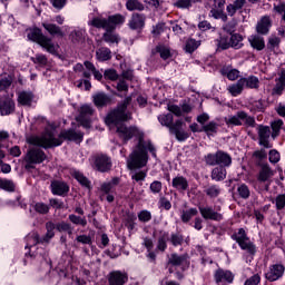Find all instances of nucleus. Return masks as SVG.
Listing matches in <instances>:
<instances>
[{
  "mask_svg": "<svg viewBox=\"0 0 285 285\" xmlns=\"http://www.w3.org/2000/svg\"><path fill=\"white\" fill-rule=\"evenodd\" d=\"M282 43V39L277 36H272L267 40V50L269 52H275V49L279 48V45Z\"/></svg>",
  "mask_w": 285,
  "mask_h": 285,
  "instance_id": "nucleus-43",
  "label": "nucleus"
},
{
  "mask_svg": "<svg viewBox=\"0 0 285 285\" xmlns=\"http://www.w3.org/2000/svg\"><path fill=\"white\" fill-rule=\"evenodd\" d=\"M0 112L2 116L12 115V112H14V101H12L10 99H6L0 105Z\"/></svg>",
  "mask_w": 285,
  "mask_h": 285,
  "instance_id": "nucleus-36",
  "label": "nucleus"
},
{
  "mask_svg": "<svg viewBox=\"0 0 285 285\" xmlns=\"http://www.w3.org/2000/svg\"><path fill=\"white\" fill-rule=\"evenodd\" d=\"M28 39L38 43V46L42 47L49 55H57V46L52 42V38L43 35L40 28L31 29L28 33Z\"/></svg>",
  "mask_w": 285,
  "mask_h": 285,
  "instance_id": "nucleus-5",
  "label": "nucleus"
},
{
  "mask_svg": "<svg viewBox=\"0 0 285 285\" xmlns=\"http://www.w3.org/2000/svg\"><path fill=\"white\" fill-rule=\"evenodd\" d=\"M276 209L277 210H284L285 208V194H279L278 196H276Z\"/></svg>",
  "mask_w": 285,
  "mask_h": 285,
  "instance_id": "nucleus-63",
  "label": "nucleus"
},
{
  "mask_svg": "<svg viewBox=\"0 0 285 285\" xmlns=\"http://www.w3.org/2000/svg\"><path fill=\"white\" fill-rule=\"evenodd\" d=\"M157 52H159L160 58L166 61V59H170V49L166 47L158 46L156 47Z\"/></svg>",
  "mask_w": 285,
  "mask_h": 285,
  "instance_id": "nucleus-62",
  "label": "nucleus"
},
{
  "mask_svg": "<svg viewBox=\"0 0 285 285\" xmlns=\"http://www.w3.org/2000/svg\"><path fill=\"white\" fill-rule=\"evenodd\" d=\"M42 28L49 32L51 37H60V39H63L66 37V33L63 32V29L61 27L55 24V23H42Z\"/></svg>",
  "mask_w": 285,
  "mask_h": 285,
  "instance_id": "nucleus-24",
  "label": "nucleus"
},
{
  "mask_svg": "<svg viewBox=\"0 0 285 285\" xmlns=\"http://www.w3.org/2000/svg\"><path fill=\"white\" fill-rule=\"evenodd\" d=\"M271 127L259 125L258 126V144L259 146H263V148H273V145H271Z\"/></svg>",
  "mask_w": 285,
  "mask_h": 285,
  "instance_id": "nucleus-15",
  "label": "nucleus"
},
{
  "mask_svg": "<svg viewBox=\"0 0 285 285\" xmlns=\"http://www.w3.org/2000/svg\"><path fill=\"white\" fill-rule=\"evenodd\" d=\"M217 128H219V125L215 121H210L203 126V132H206L208 136L215 135L217 134Z\"/></svg>",
  "mask_w": 285,
  "mask_h": 285,
  "instance_id": "nucleus-53",
  "label": "nucleus"
},
{
  "mask_svg": "<svg viewBox=\"0 0 285 285\" xmlns=\"http://www.w3.org/2000/svg\"><path fill=\"white\" fill-rule=\"evenodd\" d=\"M51 193L52 195H58L59 197H66L70 193V187L68 184L61 180L51 181Z\"/></svg>",
  "mask_w": 285,
  "mask_h": 285,
  "instance_id": "nucleus-19",
  "label": "nucleus"
},
{
  "mask_svg": "<svg viewBox=\"0 0 285 285\" xmlns=\"http://www.w3.org/2000/svg\"><path fill=\"white\" fill-rule=\"evenodd\" d=\"M55 228H57V225L52 222L49 220L46 223V235L43 237V242H50V239H52V237H55Z\"/></svg>",
  "mask_w": 285,
  "mask_h": 285,
  "instance_id": "nucleus-41",
  "label": "nucleus"
},
{
  "mask_svg": "<svg viewBox=\"0 0 285 285\" xmlns=\"http://www.w3.org/2000/svg\"><path fill=\"white\" fill-rule=\"evenodd\" d=\"M56 230H58V233H67L68 235H72V225H70V223H66V222H60L58 224H56Z\"/></svg>",
  "mask_w": 285,
  "mask_h": 285,
  "instance_id": "nucleus-49",
  "label": "nucleus"
},
{
  "mask_svg": "<svg viewBox=\"0 0 285 285\" xmlns=\"http://www.w3.org/2000/svg\"><path fill=\"white\" fill-rule=\"evenodd\" d=\"M14 181L8 180L6 178H0V189L6 190L7 193H14Z\"/></svg>",
  "mask_w": 285,
  "mask_h": 285,
  "instance_id": "nucleus-44",
  "label": "nucleus"
},
{
  "mask_svg": "<svg viewBox=\"0 0 285 285\" xmlns=\"http://www.w3.org/2000/svg\"><path fill=\"white\" fill-rule=\"evenodd\" d=\"M128 28L141 32L146 28V14L134 12L128 21Z\"/></svg>",
  "mask_w": 285,
  "mask_h": 285,
  "instance_id": "nucleus-14",
  "label": "nucleus"
},
{
  "mask_svg": "<svg viewBox=\"0 0 285 285\" xmlns=\"http://www.w3.org/2000/svg\"><path fill=\"white\" fill-rule=\"evenodd\" d=\"M273 26V20L269 16H264L256 24L257 35H267L271 32V27Z\"/></svg>",
  "mask_w": 285,
  "mask_h": 285,
  "instance_id": "nucleus-22",
  "label": "nucleus"
},
{
  "mask_svg": "<svg viewBox=\"0 0 285 285\" xmlns=\"http://www.w3.org/2000/svg\"><path fill=\"white\" fill-rule=\"evenodd\" d=\"M198 209L203 219H210L212 222H222V219H224V215L219 214V212H215L210 206H198Z\"/></svg>",
  "mask_w": 285,
  "mask_h": 285,
  "instance_id": "nucleus-16",
  "label": "nucleus"
},
{
  "mask_svg": "<svg viewBox=\"0 0 285 285\" xmlns=\"http://www.w3.org/2000/svg\"><path fill=\"white\" fill-rule=\"evenodd\" d=\"M249 43L254 50L262 51L266 48V42L264 41V37L262 36H252L249 39Z\"/></svg>",
  "mask_w": 285,
  "mask_h": 285,
  "instance_id": "nucleus-30",
  "label": "nucleus"
},
{
  "mask_svg": "<svg viewBox=\"0 0 285 285\" xmlns=\"http://www.w3.org/2000/svg\"><path fill=\"white\" fill-rule=\"evenodd\" d=\"M126 8L129 12H144V10H146V6H144L139 0H127Z\"/></svg>",
  "mask_w": 285,
  "mask_h": 285,
  "instance_id": "nucleus-31",
  "label": "nucleus"
},
{
  "mask_svg": "<svg viewBox=\"0 0 285 285\" xmlns=\"http://www.w3.org/2000/svg\"><path fill=\"white\" fill-rule=\"evenodd\" d=\"M116 132L122 139V144H128L132 137H138V144L127 159V168L129 170L144 168L148 164V151H146V144L144 142V132L137 126L128 127L125 124L118 125Z\"/></svg>",
  "mask_w": 285,
  "mask_h": 285,
  "instance_id": "nucleus-1",
  "label": "nucleus"
},
{
  "mask_svg": "<svg viewBox=\"0 0 285 285\" xmlns=\"http://www.w3.org/2000/svg\"><path fill=\"white\" fill-rule=\"evenodd\" d=\"M275 175V171L271 168V165L268 164H261V169L256 176L257 181L259 184H265V190H271V179H273V176Z\"/></svg>",
  "mask_w": 285,
  "mask_h": 285,
  "instance_id": "nucleus-10",
  "label": "nucleus"
},
{
  "mask_svg": "<svg viewBox=\"0 0 285 285\" xmlns=\"http://www.w3.org/2000/svg\"><path fill=\"white\" fill-rule=\"evenodd\" d=\"M272 138L275 139L276 137H279V130H282V126H284V121L282 119H278L276 121L272 122Z\"/></svg>",
  "mask_w": 285,
  "mask_h": 285,
  "instance_id": "nucleus-56",
  "label": "nucleus"
},
{
  "mask_svg": "<svg viewBox=\"0 0 285 285\" xmlns=\"http://www.w3.org/2000/svg\"><path fill=\"white\" fill-rule=\"evenodd\" d=\"M28 144L31 146H37L38 148H57L61 146L63 141H75L76 144H81L83 141V132L76 131L75 129L62 130L57 138L55 130H46L41 136H31L27 139Z\"/></svg>",
  "mask_w": 285,
  "mask_h": 285,
  "instance_id": "nucleus-2",
  "label": "nucleus"
},
{
  "mask_svg": "<svg viewBox=\"0 0 285 285\" xmlns=\"http://www.w3.org/2000/svg\"><path fill=\"white\" fill-rule=\"evenodd\" d=\"M171 186L176 190H188V180L184 176H177L173 179Z\"/></svg>",
  "mask_w": 285,
  "mask_h": 285,
  "instance_id": "nucleus-32",
  "label": "nucleus"
},
{
  "mask_svg": "<svg viewBox=\"0 0 285 285\" xmlns=\"http://www.w3.org/2000/svg\"><path fill=\"white\" fill-rule=\"evenodd\" d=\"M92 101L96 108H106L112 104V98L105 92H98L92 96Z\"/></svg>",
  "mask_w": 285,
  "mask_h": 285,
  "instance_id": "nucleus-21",
  "label": "nucleus"
},
{
  "mask_svg": "<svg viewBox=\"0 0 285 285\" xmlns=\"http://www.w3.org/2000/svg\"><path fill=\"white\" fill-rule=\"evenodd\" d=\"M69 41L73 46H81L86 43V31L83 29L73 30L69 35Z\"/></svg>",
  "mask_w": 285,
  "mask_h": 285,
  "instance_id": "nucleus-23",
  "label": "nucleus"
},
{
  "mask_svg": "<svg viewBox=\"0 0 285 285\" xmlns=\"http://www.w3.org/2000/svg\"><path fill=\"white\" fill-rule=\"evenodd\" d=\"M167 110L175 115V117H184V114L181 112V107H179L178 105L168 104Z\"/></svg>",
  "mask_w": 285,
  "mask_h": 285,
  "instance_id": "nucleus-61",
  "label": "nucleus"
},
{
  "mask_svg": "<svg viewBox=\"0 0 285 285\" xmlns=\"http://www.w3.org/2000/svg\"><path fill=\"white\" fill-rule=\"evenodd\" d=\"M107 281L109 285H124L128 282V273L121 271H112L108 274Z\"/></svg>",
  "mask_w": 285,
  "mask_h": 285,
  "instance_id": "nucleus-17",
  "label": "nucleus"
},
{
  "mask_svg": "<svg viewBox=\"0 0 285 285\" xmlns=\"http://www.w3.org/2000/svg\"><path fill=\"white\" fill-rule=\"evenodd\" d=\"M32 99H35V95L27 91L20 92L18 97V101L21 106H32Z\"/></svg>",
  "mask_w": 285,
  "mask_h": 285,
  "instance_id": "nucleus-39",
  "label": "nucleus"
},
{
  "mask_svg": "<svg viewBox=\"0 0 285 285\" xmlns=\"http://www.w3.org/2000/svg\"><path fill=\"white\" fill-rule=\"evenodd\" d=\"M94 166L98 173H108L112 168V160L106 154H98L94 157Z\"/></svg>",
  "mask_w": 285,
  "mask_h": 285,
  "instance_id": "nucleus-11",
  "label": "nucleus"
},
{
  "mask_svg": "<svg viewBox=\"0 0 285 285\" xmlns=\"http://www.w3.org/2000/svg\"><path fill=\"white\" fill-rule=\"evenodd\" d=\"M190 266V255L188 253H184L181 255L177 253H171L168 256L166 268H168V273L173 275L177 271V268H181V271H186Z\"/></svg>",
  "mask_w": 285,
  "mask_h": 285,
  "instance_id": "nucleus-6",
  "label": "nucleus"
},
{
  "mask_svg": "<svg viewBox=\"0 0 285 285\" xmlns=\"http://www.w3.org/2000/svg\"><path fill=\"white\" fill-rule=\"evenodd\" d=\"M105 79H109V81H117L119 79V73L115 69H107L104 72Z\"/></svg>",
  "mask_w": 285,
  "mask_h": 285,
  "instance_id": "nucleus-59",
  "label": "nucleus"
},
{
  "mask_svg": "<svg viewBox=\"0 0 285 285\" xmlns=\"http://www.w3.org/2000/svg\"><path fill=\"white\" fill-rule=\"evenodd\" d=\"M169 242L175 247L184 246V235L181 233H174L169 236Z\"/></svg>",
  "mask_w": 285,
  "mask_h": 285,
  "instance_id": "nucleus-52",
  "label": "nucleus"
},
{
  "mask_svg": "<svg viewBox=\"0 0 285 285\" xmlns=\"http://www.w3.org/2000/svg\"><path fill=\"white\" fill-rule=\"evenodd\" d=\"M220 75L227 77L229 81H237V79H239V70L232 69L230 67H223L220 69Z\"/></svg>",
  "mask_w": 285,
  "mask_h": 285,
  "instance_id": "nucleus-29",
  "label": "nucleus"
},
{
  "mask_svg": "<svg viewBox=\"0 0 285 285\" xmlns=\"http://www.w3.org/2000/svg\"><path fill=\"white\" fill-rule=\"evenodd\" d=\"M285 90V69L281 70L279 77L276 79V85L272 89V95L281 96Z\"/></svg>",
  "mask_w": 285,
  "mask_h": 285,
  "instance_id": "nucleus-26",
  "label": "nucleus"
},
{
  "mask_svg": "<svg viewBox=\"0 0 285 285\" xmlns=\"http://www.w3.org/2000/svg\"><path fill=\"white\" fill-rule=\"evenodd\" d=\"M199 46H202V41H197V40H195L193 38H189L185 42L184 50H185V52H188L189 55H193V52L195 50H197V48H199Z\"/></svg>",
  "mask_w": 285,
  "mask_h": 285,
  "instance_id": "nucleus-40",
  "label": "nucleus"
},
{
  "mask_svg": "<svg viewBox=\"0 0 285 285\" xmlns=\"http://www.w3.org/2000/svg\"><path fill=\"white\" fill-rule=\"evenodd\" d=\"M10 86H12V77L11 76L0 78V91L8 90V88Z\"/></svg>",
  "mask_w": 285,
  "mask_h": 285,
  "instance_id": "nucleus-60",
  "label": "nucleus"
},
{
  "mask_svg": "<svg viewBox=\"0 0 285 285\" xmlns=\"http://www.w3.org/2000/svg\"><path fill=\"white\" fill-rule=\"evenodd\" d=\"M175 118L173 117V114H163L158 116V121L161 124V126H165L166 128H170V125Z\"/></svg>",
  "mask_w": 285,
  "mask_h": 285,
  "instance_id": "nucleus-48",
  "label": "nucleus"
},
{
  "mask_svg": "<svg viewBox=\"0 0 285 285\" xmlns=\"http://www.w3.org/2000/svg\"><path fill=\"white\" fill-rule=\"evenodd\" d=\"M248 238V235L246 234V229L239 228L238 232L234 233L232 235V239L234 242L240 244L242 242H245Z\"/></svg>",
  "mask_w": 285,
  "mask_h": 285,
  "instance_id": "nucleus-54",
  "label": "nucleus"
},
{
  "mask_svg": "<svg viewBox=\"0 0 285 285\" xmlns=\"http://www.w3.org/2000/svg\"><path fill=\"white\" fill-rule=\"evenodd\" d=\"M92 115H95V108L90 105H82L79 109L77 121H79L83 128H90Z\"/></svg>",
  "mask_w": 285,
  "mask_h": 285,
  "instance_id": "nucleus-13",
  "label": "nucleus"
},
{
  "mask_svg": "<svg viewBox=\"0 0 285 285\" xmlns=\"http://www.w3.org/2000/svg\"><path fill=\"white\" fill-rule=\"evenodd\" d=\"M230 41V48H242V41H244V38L239 33H232L229 36Z\"/></svg>",
  "mask_w": 285,
  "mask_h": 285,
  "instance_id": "nucleus-55",
  "label": "nucleus"
},
{
  "mask_svg": "<svg viewBox=\"0 0 285 285\" xmlns=\"http://www.w3.org/2000/svg\"><path fill=\"white\" fill-rule=\"evenodd\" d=\"M169 234L167 232H160V236L157 239L156 253H166L168 248Z\"/></svg>",
  "mask_w": 285,
  "mask_h": 285,
  "instance_id": "nucleus-25",
  "label": "nucleus"
},
{
  "mask_svg": "<svg viewBox=\"0 0 285 285\" xmlns=\"http://www.w3.org/2000/svg\"><path fill=\"white\" fill-rule=\"evenodd\" d=\"M204 193L210 199H215V198L219 197V195H222V188H219V186H217V185H212V186L207 187L204 190Z\"/></svg>",
  "mask_w": 285,
  "mask_h": 285,
  "instance_id": "nucleus-42",
  "label": "nucleus"
},
{
  "mask_svg": "<svg viewBox=\"0 0 285 285\" xmlns=\"http://www.w3.org/2000/svg\"><path fill=\"white\" fill-rule=\"evenodd\" d=\"M33 210L39 215H48L50 213V205L46 203H36L33 205Z\"/></svg>",
  "mask_w": 285,
  "mask_h": 285,
  "instance_id": "nucleus-50",
  "label": "nucleus"
},
{
  "mask_svg": "<svg viewBox=\"0 0 285 285\" xmlns=\"http://www.w3.org/2000/svg\"><path fill=\"white\" fill-rule=\"evenodd\" d=\"M207 166H222L227 168L233 164V158L225 151L218 150L215 154H208L205 157Z\"/></svg>",
  "mask_w": 285,
  "mask_h": 285,
  "instance_id": "nucleus-8",
  "label": "nucleus"
},
{
  "mask_svg": "<svg viewBox=\"0 0 285 285\" xmlns=\"http://www.w3.org/2000/svg\"><path fill=\"white\" fill-rule=\"evenodd\" d=\"M197 215H199L197 208H189L181 212L180 219L183 224H188V222H190V219H193L194 217H197Z\"/></svg>",
  "mask_w": 285,
  "mask_h": 285,
  "instance_id": "nucleus-38",
  "label": "nucleus"
},
{
  "mask_svg": "<svg viewBox=\"0 0 285 285\" xmlns=\"http://www.w3.org/2000/svg\"><path fill=\"white\" fill-rule=\"evenodd\" d=\"M132 104V94L124 99L117 105L105 118L107 126H112V124L118 127L121 126L124 121H130L132 119V112L128 111V107Z\"/></svg>",
  "mask_w": 285,
  "mask_h": 285,
  "instance_id": "nucleus-4",
  "label": "nucleus"
},
{
  "mask_svg": "<svg viewBox=\"0 0 285 285\" xmlns=\"http://www.w3.org/2000/svg\"><path fill=\"white\" fill-rule=\"evenodd\" d=\"M96 59L98 61H110V59H112V51H110L108 47H100L96 51Z\"/></svg>",
  "mask_w": 285,
  "mask_h": 285,
  "instance_id": "nucleus-28",
  "label": "nucleus"
},
{
  "mask_svg": "<svg viewBox=\"0 0 285 285\" xmlns=\"http://www.w3.org/2000/svg\"><path fill=\"white\" fill-rule=\"evenodd\" d=\"M242 121H245V126H248L249 128H255V126H257L255 117L248 116L246 111H238L235 116L225 118V124L227 126H242Z\"/></svg>",
  "mask_w": 285,
  "mask_h": 285,
  "instance_id": "nucleus-9",
  "label": "nucleus"
},
{
  "mask_svg": "<svg viewBox=\"0 0 285 285\" xmlns=\"http://www.w3.org/2000/svg\"><path fill=\"white\" fill-rule=\"evenodd\" d=\"M227 90L232 95V97H237L238 95H242V92H244V80H237V82L230 85Z\"/></svg>",
  "mask_w": 285,
  "mask_h": 285,
  "instance_id": "nucleus-34",
  "label": "nucleus"
},
{
  "mask_svg": "<svg viewBox=\"0 0 285 285\" xmlns=\"http://www.w3.org/2000/svg\"><path fill=\"white\" fill-rule=\"evenodd\" d=\"M210 177L214 181H224L226 179V168L222 166L215 167Z\"/></svg>",
  "mask_w": 285,
  "mask_h": 285,
  "instance_id": "nucleus-33",
  "label": "nucleus"
},
{
  "mask_svg": "<svg viewBox=\"0 0 285 285\" xmlns=\"http://www.w3.org/2000/svg\"><path fill=\"white\" fill-rule=\"evenodd\" d=\"M240 81H243V86H246L247 88L257 90L259 88V78L255 76H249L247 78H240Z\"/></svg>",
  "mask_w": 285,
  "mask_h": 285,
  "instance_id": "nucleus-35",
  "label": "nucleus"
},
{
  "mask_svg": "<svg viewBox=\"0 0 285 285\" xmlns=\"http://www.w3.org/2000/svg\"><path fill=\"white\" fill-rule=\"evenodd\" d=\"M244 6H246V0H235L233 3L227 4L226 10L228 17H235L237 10H243Z\"/></svg>",
  "mask_w": 285,
  "mask_h": 285,
  "instance_id": "nucleus-27",
  "label": "nucleus"
},
{
  "mask_svg": "<svg viewBox=\"0 0 285 285\" xmlns=\"http://www.w3.org/2000/svg\"><path fill=\"white\" fill-rule=\"evenodd\" d=\"M285 267L282 264H275L269 267V272L265 274L268 282H277L281 277H284Z\"/></svg>",
  "mask_w": 285,
  "mask_h": 285,
  "instance_id": "nucleus-18",
  "label": "nucleus"
},
{
  "mask_svg": "<svg viewBox=\"0 0 285 285\" xmlns=\"http://www.w3.org/2000/svg\"><path fill=\"white\" fill-rule=\"evenodd\" d=\"M238 246L242 248V250H246L248 255H255V253H257V248L255 247V244L250 242V238L238 243Z\"/></svg>",
  "mask_w": 285,
  "mask_h": 285,
  "instance_id": "nucleus-37",
  "label": "nucleus"
},
{
  "mask_svg": "<svg viewBox=\"0 0 285 285\" xmlns=\"http://www.w3.org/2000/svg\"><path fill=\"white\" fill-rule=\"evenodd\" d=\"M126 23V16L121 13H115L108 16L107 18L104 17H94L91 20L88 21V26L91 28H96L97 30H105L102 33V41L105 43H116L119 45L121 38L118 33H115L119 26H124Z\"/></svg>",
  "mask_w": 285,
  "mask_h": 285,
  "instance_id": "nucleus-3",
  "label": "nucleus"
},
{
  "mask_svg": "<svg viewBox=\"0 0 285 285\" xmlns=\"http://www.w3.org/2000/svg\"><path fill=\"white\" fill-rule=\"evenodd\" d=\"M73 177H75V179H77V181L80 185H82L85 188H88V190H90V188H92L90 186V181H89L88 177L83 176V174H81L80 171H75Z\"/></svg>",
  "mask_w": 285,
  "mask_h": 285,
  "instance_id": "nucleus-46",
  "label": "nucleus"
},
{
  "mask_svg": "<svg viewBox=\"0 0 285 285\" xmlns=\"http://www.w3.org/2000/svg\"><path fill=\"white\" fill-rule=\"evenodd\" d=\"M268 155H269L271 164L279 163L281 156H279V151H277V149L269 150Z\"/></svg>",
  "mask_w": 285,
  "mask_h": 285,
  "instance_id": "nucleus-64",
  "label": "nucleus"
},
{
  "mask_svg": "<svg viewBox=\"0 0 285 285\" xmlns=\"http://www.w3.org/2000/svg\"><path fill=\"white\" fill-rule=\"evenodd\" d=\"M31 61L33 63H37L38 66H42V67L48 66V57H46V55L38 53L36 55V57L31 58Z\"/></svg>",
  "mask_w": 285,
  "mask_h": 285,
  "instance_id": "nucleus-58",
  "label": "nucleus"
},
{
  "mask_svg": "<svg viewBox=\"0 0 285 285\" xmlns=\"http://www.w3.org/2000/svg\"><path fill=\"white\" fill-rule=\"evenodd\" d=\"M214 279L216 284H222V282H226L227 284H233V281L235 279V275H233V272L230 271L219 268L215 272Z\"/></svg>",
  "mask_w": 285,
  "mask_h": 285,
  "instance_id": "nucleus-20",
  "label": "nucleus"
},
{
  "mask_svg": "<svg viewBox=\"0 0 285 285\" xmlns=\"http://www.w3.org/2000/svg\"><path fill=\"white\" fill-rule=\"evenodd\" d=\"M184 126H186L184 120L178 119L175 122H171L168 128L170 135H175L177 141H186V139H188V137H190V134H188L186 130H184Z\"/></svg>",
  "mask_w": 285,
  "mask_h": 285,
  "instance_id": "nucleus-12",
  "label": "nucleus"
},
{
  "mask_svg": "<svg viewBox=\"0 0 285 285\" xmlns=\"http://www.w3.org/2000/svg\"><path fill=\"white\" fill-rule=\"evenodd\" d=\"M27 242L30 244L29 248H32V246H37V244H43L46 240L39 237V233L33 232L27 236Z\"/></svg>",
  "mask_w": 285,
  "mask_h": 285,
  "instance_id": "nucleus-45",
  "label": "nucleus"
},
{
  "mask_svg": "<svg viewBox=\"0 0 285 285\" xmlns=\"http://www.w3.org/2000/svg\"><path fill=\"white\" fill-rule=\"evenodd\" d=\"M237 194L240 199H248L250 197V188L246 184H240L237 187Z\"/></svg>",
  "mask_w": 285,
  "mask_h": 285,
  "instance_id": "nucleus-47",
  "label": "nucleus"
},
{
  "mask_svg": "<svg viewBox=\"0 0 285 285\" xmlns=\"http://www.w3.org/2000/svg\"><path fill=\"white\" fill-rule=\"evenodd\" d=\"M69 222H71V224H75L76 226H88V220L86 219V217L77 216L75 214L69 215Z\"/></svg>",
  "mask_w": 285,
  "mask_h": 285,
  "instance_id": "nucleus-51",
  "label": "nucleus"
},
{
  "mask_svg": "<svg viewBox=\"0 0 285 285\" xmlns=\"http://www.w3.org/2000/svg\"><path fill=\"white\" fill-rule=\"evenodd\" d=\"M218 48H220V50H228V48H230V36L228 35L220 36L218 40Z\"/></svg>",
  "mask_w": 285,
  "mask_h": 285,
  "instance_id": "nucleus-57",
  "label": "nucleus"
},
{
  "mask_svg": "<svg viewBox=\"0 0 285 285\" xmlns=\"http://www.w3.org/2000/svg\"><path fill=\"white\" fill-rule=\"evenodd\" d=\"M48 159V155H46V151L39 147H32L29 148L27 154L23 157L24 161V170H32L35 168V165L37 164H43Z\"/></svg>",
  "mask_w": 285,
  "mask_h": 285,
  "instance_id": "nucleus-7",
  "label": "nucleus"
}]
</instances>
